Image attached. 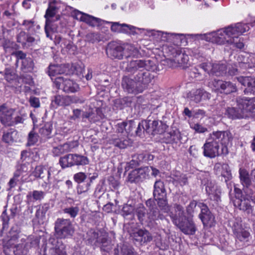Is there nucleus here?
Masks as SVG:
<instances>
[{"mask_svg":"<svg viewBox=\"0 0 255 255\" xmlns=\"http://www.w3.org/2000/svg\"><path fill=\"white\" fill-rule=\"evenodd\" d=\"M203 39L219 45H234L235 46L234 39L231 35L228 26L216 31L206 34L204 35Z\"/></svg>","mask_w":255,"mask_h":255,"instance_id":"obj_1","label":"nucleus"},{"mask_svg":"<svg viewBox=\"0 0 255 255\" xmlns=\"http://www.w3.org/2000/svg\"><path fill=\"white\" fill-rule=\"evenodd\" d=\"M153 66L152 61L145 59H128L127 61H123L120 64V68L122 69L129 73H133L141 68L150 70Z\"/></svg>","mask_w":255,"mask_h":255,"instance_id":"obj_2","label":"nucleus"},{"mask_svg":"<svg viewBox=\"0 0 255 255\" xmlns=\"http://www.w3.org/2000/svg\"><path fill=\"white\" fill-rule=\"evenodd\" d=\"M165 52L169 55L173 57V59H170L171 62H173L172 66H185L189 61V56L181 51L180 47L177 45H166L164 48Z\"/></svg>","mask_w":255,"mask_h":255,"instance_id":"obj_3","label":"nucleus"},{"mask_svg":"<svg viewBox=\"0 0 255 255\" xmlns=\"http://www.w3.org/2000/svg\"><path fill=\"white\" fill-rule=\"evenodd\" d=\"M54 229L56 235L60 239L70 238L74 233V229L69 219H57L55 222Z\"/></svg>","mask_w":255,"mask_h":255,"instance_id":"obj_4","label":"nucleus"},{"mask_svg":"<svg viewBox=\"0 0 255 255\" xmlns=\"http://www.w3.org/2000/svg\"><path fill=\"white\" fill-rule=\"evenodd\" d=\"M233 135L230 131H213L210 134L209 139L219 144H222L221 153L227 154L228 153L227 145L233 139Z\"/></svg>","mask_w":255,"mask_h":255,"instance_id":"obj_5","label":"nucleus"},{"mask_svg":"<svg viewBox=\"0 0 255 255\" xmlns=\"http://www.w3.org/2000/svg\"><path fill=\"white\" fill-rule=\"evenodd\" d=\"M88 163L89 159L87 157L77 154H68L59 159V164L62 168Z\"/></svg>","mask_w":255,"mask_h":255,"instance_id":"obj_6","label":"nucleus"},{"mask_svg":"<svg viewBox=\"0 0 255 255\" xmlns=\"http://www.w3.org/2000/svg\"><path fill=\"white\" fill-rule=\"evenodd\" d=\"M228 27L232 37L234 39L235 47L239 49L243 48L244 46V43L243 39H241L239 36L249 30V25L247 23H237L229 25Z\"/></svg>","mask_w":255,"mask_h":255,"instance_id":"obj_7","label":"nucleus"},{"mask_svg":"<svg viewBox=\"0 0 255 255\" xmlns=\"http://www.w3.org/2000/svg\"><path fill=\"white\" fill-rule=\"evenodd\" d=\"M203 189H205L206 194L212 200L218 202L220 201L221 190L214 181L208 178L202 180Z\"/></svg>","mask_w":255,"mask_h":255,"instance_id":"obj_8","label":"nucleus"},{"mask_svg":"<svg viewBox=\"0 0 255 255\" xmlns=\"http://www.w3.org/2000/svg\"><path fill=\"white\" fill-rule=\"evenodd\" d=\"M53 82L56 88L61 89L67 93L76 92L79 89V86L76 83L63 77H56Z\"/></svg>","mask_w":255,"mask_h":255,"instance_id":"obj_9","label":"nucleus"},{"mask_svg":"<svg viewBox=\"0 0 255 255\" xmlns=\"http://www.w3.org/2000/svg\"><path fill=\"white\" fill-rule=\"evenodd\" d=\"M237 102L239 109L247 115V118L252 116V113L255 109V97L250 99L239 97L237 99Z\"/></svg>","mask_w":255,"mask_h":255,"instance_id":"obj_10","label":"nucleus"},{"mask_svg":"<svg viewBox=\"0 0 255 255\" xmlns=\"http://www.w3.org/2000/svg\"><path fill=\"white\" fill-rule=\"evenodd\" d=\"M198 206L201 209V213L199 215V217L202 221L203 225L210 227L214 226L215 224V217L210 212L208 206L203 203H199Z\"/></svg>","mask_w":255,"mask_h":255,"instance_id":"obj_11","label":"nucleus"},{"mask_svg":"<svg viewBox=\"0 0 255 255\" xmlns=\"http://www.w3.org/2000/svg\"><path fill=\"white\" fill-rule=\"evenodd\" d=\"M149 71H140L134 76V79L137 82L142 92L147 88L149 84L154 78V76Z\"/></svg>","mask_w":255,"mask_h":255,"instance_id":"obj_12","label":"nucleus"},{"mask_svg":"<svg viewBox=\"0 0 255 255\" xmlns=\"http://www.w3.org/2000/svg\"><path fill=\"white\" fill-rule=\"evenodd\" d=\"M150 169L148 167L136 169L131 171L128 175V181L130 183H138L146 179Z\"/></svg>","mask_w":255,"mask_h":255,"instance_id":"obj_13","label":"nucleus"},{"mask_svg":"<svg viewBox=\"0 0 255 255\" xmlns=\"http://www.w3.org/2000/svg\"><path fill=\"white\" fill-rule=\"evenodd\" d=\"M14 110L6 106L5 104L0 106V121L5 126L13 125V115Z\"/></svg>","mask_w":255,"mask_h":255,"instance_id":"obj_14","label":"nucleus"},{"mask_svg":"<svg viewBox=\"0 0 255 255\" xmlns=\"http://www.w3.org/2000/svg\"><path fill=\"white\" fill-rule=\"evenodd\" d=\"M232 230L236 241L247 242L250 237V233L244 228L241 223L236 222L233 225Z\"/></svg>","mask_w":255,"mask_h":255,"instance_id":"obj_15","label":"nucleus"},{"mask_svg":"<svg viewBox=\"0 0 255 255\" xmlns=\"http://www.w3.org/2000/svg\"><path fill=\"white\" fill-rule=\"evenodd\" d=\"M122 86L128 93L136 94L142 93L141 89L134 78L124 76L122 80Z\"/></svg>","mask_w":255,"mask_h":255,"instance_id":"obj_16","label":"nucleus"},{"mask_svg":"<svg viewBox=\"0 0 255 255\" xmlns=\"http://www.w3.org/2000/svg\"><path fill=\"white\" fill-rule=\"evenodd\" d=\"M169 216L173 223L177 227L184 222L187 218L185 215L183 207L179 204L174 205V211L171 212Z\"/></svg>","mask_w":255,"mask_h":255,"instance_id":"obj_17","label":"nucleus"},{"mask_svg":"<svg viewBox=\"0 0 255 255\" xmlns=\"http://www.w3.org/2000/svg\"><path fill=\"white\" fill-rule=\"evenodd\" d=\"M204 156L210 158H214L219 155L221 151H219V145L216 142L211 141L208 138L206 143L203 146Z\"/></svg>","mask_w":255,"mask_h":255,"instance_id":"obj_18","label":"nucleus"},{"mask_svg":"<svg viewBox=\"0 0 255 255\" xmlns=\"http://www.w3.org/2000/svg\"><path fill=\"white\" fill-rule=\"evenodd\" d=\"M211 94L203 89H198L191 91L187 95V97L190 101L196 103L200 102L202 100H209Z\"/></svg>","mask_w":255,"mask_h":255,"instance_id":"obj_19","label":"nucleus"},{"mask_svg":"<svg viewBox=\"0 0 255 255\" xmlns=\"http://www.w3.org/2000/svg\"><path fill=\"white\" fill-rule=\"evenodd\" d=\"M214 87L217 90H221V92L229 94L237 91L236 86L230 82L214 80L212 82Z\"/></svg>","mask_w":255,"mask_h":255,"instance_id":"obj_20","label":"nucleus"},{"mask_svg":"<svg viewBox=\"0 0 255 255\" xmlns=\"http://www.w3.org/2000/svg\"><path fill=\"white\" fill-rule=\"evenodd\" d=\"M123 46H121L115 42H111L109 43L106 49L107 55L111 58H123Z\"/></svg>","mask_w":255,"mask_h":255,"instance_id":"obj_21","label":"nucleus"},{"mask_svg":"<svg viewBox=\"0 0 255 255\" xmlns=\"http://www.w3.org/2000/svg\"><path fill=\"white\" fill-rule=\"evenodd\" d=\"M214 169L216 174L221 175L225 182H227L232 178L231 171L228 164L216 163Z\"/></svg>","mask_w":255,"mask_h":255,"instance_id":"obj_22","label":"nucleus"},{"mask_svg":"<svg viewBox=\"0 0 255 255\" xmlns=\"http://www.w3.org/2000/svg\"><path fill=\"white\" fill-rule=\"evenodd\" d=\"M132 237L135 241L141 244L149 242L152 240L151 234L146 230L140 229L134 232Z\"/></svg>","mask_w":255,"mask_h":255,"instance_id":"obj_23","label":"nucleus"},{"mask_svg":"<svg viewBox=\"0 0 255 255\" xmlns=\"http://www.w3.org/2000/svg\"><path fill=\"white\" fill-rule=\"evenodd\" d=\"M78 146V143L75 141L66 142L62 145L54 147L52 152L55 156H59L64 153L68 152L74 147Z\"/></svg>","mask_w":255,"mask_h":255,"instance_id":"obj_24","label":"nucleus"},{"mask_svg":"<svg viewBox=\"0 0 255 255\" xmlns=\"http://www.w3.org/2000/svg\"><path fill=\"white\" fill-rule=\"evenodd\" d=\"M177 227L186 235H194L196 231V228L193 221L192 220H188L187 218Z\"/></svg>","mask_w":255,"mask_h":255,"instance_id":"obj_25","label":"nucleus"},{"mask_svg":"<svg viewBox=\"0 0 255 255\" xmlns=\"http://www.w3.org/2000/svg\"><path fill=\"white\" fill-rule=\"evenodd\" d=\"M234 203L235 206L238 207L240 210L246 212L248 214H253V209L250 204L249 199H238L234 201Z\"/></svg>","mask_w":255,"mask_h":255,"instance_id":"obj_26","label":"nucleus"},{"mask_svg":"<svg viewBox=\"0 0 255 255\" xmlns=\"http://www.w3.org/2000/svg\"><path fill=\"white\" fill-rule=\"evenodd\" d=\"M17 42L20 43L22 46H30L34 42L35 39L32 36L25 31H20L16 36Z\"/></svg>","mask_w":255,"mask_h":255,"instance_id":"obj_27","label":"nucleus"},{"mask_svg":"<svg viewBox=\"0 0 255 255\" xmlns=\"http://www.w3.org/2000/svg\"><path fill=\"white\" fill-rule=\"evenodd\" d=\"M37 243V242L36 240L31 241V239H28L27 242L24 245L23 244L16 245L13 252L15 255H26L28 248L33 247L34 245H36Z\"/></svg>","mask_w":255,"mask_h":255,"instance_id":"obj_28","label":"nucleus"},{"mask_svg":"<svg viewBox=\"0 0 255 255\" xmlns=\"http://www.w3.org/2000/svg\"><path fill=\"white\" fill-rule=\"evenodd\" d=\"M71 104V96L56 95L52 100L51 105L53 107H64Z\"/></svg>","mask_w":255,"mask_h":255,"instance_id":"obj_29","label":"nucleus"},{"mask_svg":"<svg viewBox=\"0 0 255 255\" xmlns=\"http://www.w3.org/2000/svg\"><path fill=\"white\" fill-rule=\"evenodd\" d=\"M57 12L58 7L56 6V1L55 0L50 1L44 15L45 22L52 23L51 18L53 17Z\"/></svg>","mask_w":255,"mask_h":255,"instance_id":"obj_30","label":"nucleus"},{"mask_svg":"<svg viewBox=\"0 0 255 255\" xmlns=\"http://www.w3.org/2000/svg\"><path fill=\"white\" fill-rule=\"evenodd\" d=\"M154 198H162L166 197V192L165 189L164 183L161 180L156 181L154 185L153 190Z\"/></svg>","mask_w":255,"mask_h":255,"instance_id":"obj_31","label":"nucleus"},{"mask_svg":"<svg viewBox=\"0 0 255 255\" xmlns=\"http://www.w3.org/2000/svg\"><path fill=\"white\" fill-rule=\"evenodd\" d=\"M226 115L232 119L247 118V115L243 113L238 107V109L235 108H228L226 111Z\"/></svg>","mask_w":255,"mask_h":255,"instance_id":"obj_32","label":"nucleus"},{"mask_svg":"<svg viewBox=\"0 0 255 255\" xmlns=\"http://www.w3.org/2000/svg\"><path fill=\"white\" fill-rule=\"evenodd\" d=\"M66 72L67 67L65 65H50L48 67V74L50 77L65 74Z\"/></svg>","mask_w":255,"mask_h":255,"instance_id":"obj_33","label":"nucleus"},{"mask_svg":"<svg viewBox=\"0 0 255 255\" xmlns=\"http://www.w3.org/2000/svg\"><path fill=\"white\" fill-rule=\"evenodd\" d=\"M115 255H136L132 249L125 244L118 245L114 250Z\"/></svg>","mask_w":255,"mask_h":255,"instance_id":"obj_34","label":"nucleus"},{"mask_svg":"<svg viewBox=\"0 0 255 255\" xmlns=\"http://www.w3.org/2000/svg\"><path fill=\"white\" fill-rule=\"evenodd\" d=\"M99 244H101V250L106 253H109L113 248V245L110 240L108 238L106 234H101V238Z\"/></svg>","mask_w":255,"mask_h":255,"instance_id":"obj_35","label":"nucleus"},{"mask_svg":"<svg viewBox=\"0 0 255 255\" xmlns=\"http://www.w3.org/2000/svg\"><path fill=\"white\" fill-rule=\"evenodd\" d=\"M55 247L51 248L49 251L50 255H67L65 251V246L61 242L57 241Z\"/></svg>","mask_w":255,"mask_h":255,"instance_id":"obj_36","label":"nucleus"},{"mask_svg":"<svg viewBox=\"0 0 255 255\" xmlns=\"http://www.w3.org/2000/svg\"><path fill=\"white\" fill-rule=\"evenodd\" d=\"M17 131L10 129L3 132L2 139L5 143L10 144L14 141L17 136Z\"/></svg>","mask_w":255,"mask_h":255,"instance_id":"obj_37","label":"nucleus"},{"mask_svg":"<svg viewBox=\"0 0 255 255\" xmlns=\"http://www.w3.org/2000/svg\"><path fill=\"white\" fill-rule=\"evenodd\" d=\"M84 22L91 26L95 27L100 26L105 21L100 18L87 14L85 19H84Z\"/></svg>","mask_w":255,"mask_h":255,"instance_id":"obj_38","label":"nucleus"},{"mask_svg":"<svg viewBox=\"0 0 255 255\" xmlns=\"http://www.w3.org/2000/svg\"><path fill=\"white\" fill-rule=\"evenodd\" d=\"M130 143L131 141L128 139L126 134H124L123 137L115 138L113 140L114 145L120 148H125Z\"/></svg>","mask_w":255,"mask_h":255,"instance_id":"obj_39","label":"nucleus"},{"mask_svg":"<svg viewBox=\"0 0 255 255\" xmlns=\"http://www.w3.org/2000/svg\"><path fill=\"white\" fill-rule=\"evenodd\" d=\"M226 66L224 64H213L212 68L211 70V74L217 76H220L226 72Z\"/></svg>","mask_w":255,"mask_h":255,"instance_id":"obj_40","label":"nucleus"},{"mask_svg":"<svg viewBox=\"0 0 255 255\" xmlns=\"http://www.w3.org/2000/svg\"><path fill=\"white\" fill-rule=\"evenodd\" d=\"M52 129V124L51 122H48L39 129V132L42 137L49 138L51 137Z\"/></svg>","mask_w":255,"mask_h":255,"instance_id":"obj_41","label":"nucleus"},{"mask_svg":"<svg viewBox=\"0 0 255 255\" xmlns=\"http://www.w3.org/2000/svg\"><path fill=\"white\" fill-rule=\"evenodd\" d=\"M150 125L149 127V133L151 132L152 134H155V133H159L160 132L159 128L162 125L161 121L153 120L151 121L149 119V117L147 120H145Z\"/></svg>","mask_w":255,"mask_h":255,"instance_id":"obj_42","label":"nucleus"},{"mask_svg":"<svg viewBox=\"0 0 255 255\" xmlns=\"http://www.w3.org/2000/svg\"><path fill=\"white\" fill-rule=\"evenodd\" d=\"M240 178L242 184L245 187H250L251 185V180L248 172L244 169L239 170Z\"/></svg>","mask_w":255,"mask_h":255,"instance_id":"obj_43","label":"nucleus"},{"mask_svg":"<svg viewBox=\"0 0 255 255\" xmlns=\"http://www.w3.org/2000/svg\"><path fill=\"white\" fill-rule=\"evenodd\" d=\"M123 58L124 57L127 59L133 57L136 52V49L133 46L128 44L123 46Z\"/></svg>","mask_w":255,"mask_h":255,"instance_id":"obj_44","label":"nucleus"},{"mask_svg":"<svg viewBox=\"0 0 255 255\" xmlns=\"http://www.w3.org/2000/svg\"><path fill=\"white\" fill-rule=\"evenodd\" d=\"M147 215L148 219L150 221L163 220L165 219L164 216L160 213L157 207L150 210Z\"/></svg>","mask_w":255,"mask_h":255,"instance_id":"obj_45","label":"nucleus"},{"mask_svg":"<svg viewBox=\"0 0 255 255\" xmlns=\"http://www.w3.org/2000/svg\"><path fill=\"white\" fill-rule=\"evenodd\" d=\"M149 124L145 121H142L138 125V127L135 130L136 134L139 136H142L144 132L149 133Z\"/></svg>","mask_w":255,"mask_h":255,"instance_id":"obj_46","label":"nucleus"},{"mask_svg":"<svg viewBox=\"0 0 255 255\" xmlns=\"http://www.w3.org/2000/svg\"><path fill=\"white\" fill-rule=\"evenodd\" d=\"M88 240L91 243V244H94L97 245L99 244L100 241L101 235L95 232L94 230H91L88 233Z\"/></svg>","mask_w":255,"mask_h":255,"instance_id":"obj_47","label":"nucleus"},{"mask_svg":"<svg viewBox=\"0 0 255 255\" xmlns=\"http://www.w3.org/2000/svg\"><path fill=\"white\" fill-rule=\"evenodd\" d=\"M34 66L33 61L31 58L28 57L22 61L21 69L24 72H31Z\"/></svg>","mask_w":255,"mask_h":255,"instance_id":"obj_48","label":"nucleus"},{"mask_svg":"<svg viewBox=\"0 0 255 255\" xmlns=\"http://www.w3.org/2000/svg\"><path fill=\"white\" fill-rule=\"evenodd\" d=\"M151 32L153 35H157L160 37L161 40L162 41H171L172 37L177 35L176 34L164 33L159 31L151 30Z\"/></svg>","mask_w":255,"mask_h":255,"instance_id":"obj_49","label":"nucleus"},{"mask_svg":"<svg viewBox=\"0 0 255 255\" xmlns=\"http://www.w3.org/2000/svg\"><path fill=\"white\" fill-rule=\"evenodd\" d=\"M155 200L157 201V204L160 209L164 211V212L167 213L170 210L169 207L168 206L166 197L162 198H155Z\"/></svg>","mask_w":255,"mask_h":255,"instance_id":"obj_50","label":"nucleus"},{"mask_svg":"<svg viewBox=\"0 0 255 255\" xmlns=\"http://www.w3.org/2000/svg\"><path fill=\"white\" fill-rule=\"evenodd\" d=\"M46 172L47 168L43 166L39 165L35 167L33 174L35 177L44 178L46 176Z\"/></svg>","mask_w":255,"mask_h":255,"instance_id":"obj_51","label":"nucleus"},{"mask_svg":"<svg viewBox=\"0 0 255 255\" xmlns=\"http://www.w3.org/2000/svg\"><path fill=\"white\" fill-rule=\"evenodd\" d=\"M128 126L129 128L132 127L133 126V122L130 121L128 122H122L119 123L117 125V131L119 133L126 134V127Z\"/></svg>","mask_w":255,"mask_h":255,"instance_id":"obj_52","label":"nucleus"},{"mask_svg":"<svg viewBox=\"0 0 255 255\" xmlns=\"http://www.w3.org/2000/svg\"><path fill=\"white\" fill-rule=\"evenodd\" d=\"M17 78V75L11 68H5L4 70V78L8 82L15 80Z\"/></svg>","mask_w":255,"mask_h":255,"instance_id":"obj_53","label":"nucleus"},{"mask_svg":"<svg viewBox=\"0 0 255 255\" xmlns=\"http://www.w3.org/2000/svg\"><path fill=\"white\" fill-rule=\"evenodd\" d=\"M39 136L33 130L28 134L27 145L31 146L35 144L38 140Z\"/></svg>","mask_w":255,"mask_h":255,"instance_id":"obj_54","label":"nucleus"},{"mask_svg":"<svg viewBox=\"0 0 255 255\" xmlns=\"http://www.w3.org/2000/svg\"><path fill=\"white\" fill-rule=\"evenodd\" d=\"M63 212L70 216L72 218H75L79 212V209L78 207H70L65 208L63 209Z\"/></svg>","mask_w":255,"mask_h":255,"instance_id":"obj_55","label":"nucleus"},{"mask_svg":"<svg viewBox=\"0 0 255 255\" xmlns=\"http://www.w3.org/2000/svg\"><path fill=\"white\" fill-rule=\"evenodd\" d=\"M112 23L111 25V30L115 32H122V29L124 27H128L130 29H131L132 26L128 25L126 24H121L118 22H111Z\"/></svg>","mask_w":255,"mask_h":255,"instance_id":"obj_56","label":"nucleus"},{"mask_svg":"<svg viewBox=\"0 0 255 255\" xmlns=\"http://www.w3.org/2000/svg\"><path fill=\"white\" fill-rule=\"evenodd\" d=\"M88 41L92 43L99 42L101 40L100 34L98 32H90L86 35Z\"/></svg>","mask_w":255,"mask_h":255,"instance_id":"obj_57","label":"nucleus"},{"mask_svg":"<svg viewBox=\"0 0 255 255\" xmlns=\"http://www.w3.org/2000/svg\"><path fill=\"white\" fill-rule=\"evenodd\" d=\"M90 186V182L79 183L77 187V193L81 194L87 192L89 190Z\"/></svg>","mask_w":255,"mask_h":255,"instance_id":"obj_58","label":"nucleus"},{"mask_svg":"<svg viewBox=\"0 0 255 255\" xmlns=\"http://www.w3.org/2000/svg\"><path fill=\"white\" fill-rule=\"evenodd\" d=\"M134 210V207L131 204H125L122 208V215L124 216L132 214Z\"/></svg>","mask_w":255,"mask_h":255,"instance_id":"obj_59","label":"nucleus"},{"mask_svg":"<svg viewBox=\"0 0 255 255\" xmlns=\"http://www.w3.org/2000/svg\"><path fill=\"white\" fill-rule=\"evenodd\" d=\"M45 193L42 191L34 190L32 192L29 193L27 197L29 196H32L34 200H41L44 198Z\"/></svg>","mask_w":255,"mask_h":255,"instance_id":"obj_60","label":"nucleus"},{"mask_svg":"<svg viewBox=\"0 0 255 255\" xmlns=\"http://www.w3.org/2000/svg\"><path fill=\"white\" fill-rule=\"evenodd\" d=\"M136 212L138 219L142 221L146 213V209L142 204L139 205V206L136 209Z\"/></svg>","mask_w":255,"mask_h":255,"instance_id":"obj_61","label":"nucleus"},{"mask_svg":"<svg viewBox=\"0 0 255 255\" xmlns=\"http://www.w3.org/2000/svg\"><path fill=\"white\" fill-rule=\"evenodd\" d=\"M49 206L48 204H44L41 208L38 209L36 213V216L40 218L44 216L47 211L49 210Z\"/></svg>","mask_w":255,"mask_h":255,"instance_id":"obj_62","label":"nucleus"},{"mask_svg":"<svg viewBox=\"0 0 255 255\" xmlns=\"http://www.w3.org/2000/svg\"><path fill=\"white\" fill-rule=\"evenodd\" d=\"M190 127L199 133H203L207 130V128L203 127L201 125L198 123L191 124Z\"/></svg>","mask_w":255,"mask_h":255,"instance_id":"obj_63","label":"nucleus"},{"mask_svg":"<svg viewBox=\"0 0 255 255\" xmlns=\"http://www.w3.org/2000/svg\"><path fill=\"white\" fill-rule=\"evenodd\" d=\"M87 178V175L83 172H79L74 175V180L78 184L81 183Z\"/></svg>","mask_w":255,"mask_h":255,"instance_id":"obj_64","label":"nucleus"}]
</instances>
